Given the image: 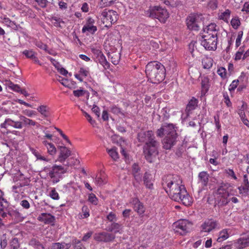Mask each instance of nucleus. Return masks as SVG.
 <instances>
[{
    "label": "nucleus",
    "mask_w": 249,
    "mask_h": 249,
    "mask_svg": "<svg viewBox=\"0 0 249 249\" xmlns=\"http://www.w3.org/2000/svg\"><path fill=\"white\" fill-rule=\"evenodd\" d=\"M162 186L171 198L176 201L180 202L186 206H190L193 199L187 193L182 179L177 175H169L162 178Z\"/></svg>",
    "instance_id": "obj_1"
},
{
    "label": "nucleus",
    "mask_w": 249,
    "mask_h": 249,
    "mask_svg": "<svg viewBox=\"0 0 249 249\" xmlns=\"http://www.w3.org/2000/svg\"><path fill=\"white\" fill-rule=\"evenodd\" d=\"M137 139L140 142H145L143 153L147 162L152 163L158 155L159 142L155 140L154 133L151 130L141 132L138 133Z\"/></svg>",
    "instance_id": "obj_2"
},
{
    "label": "nucleus",
    "mask_w": 249,
    "mask_h": 249,
    "mask_svg": "<svg viewBox=\"0 0 249 249\" xmlns=\"http://www.w3.org/2000/svg\"><path fill=\"white\" fill-rule=\"evenodd\" d=\"M145 72L148 81L153 84L162 82L166 75L164 66L157 61L149 62L145 66Z\"/></svg>",
    "instance_id": "obj_3"
},
{
    "label": "nucleus",
    "mask_w": 249,
    "mask_h": 249,
    "mask_svg": "<svg viewBox=\"0 0 249 249\" xmlns=\"http://www.w3.org/2000/svg\"><path fill=\"white\" fill-rule=\"evenodd\" d=\"M229 187V184L222 183L217 189L214 194V199L215 205L218 207L226 206L230 202L228 198L230 195Z\"/></svg>",
    "instance_id": "obj_4"
},
{
    "label": "nucleus",
    "mask_w": 249,
    "mask_h": 249,
    "mask_svg": "<svg viewBox=\"0 0 249 249\" xmlns=\"http://www.w3.org/2000/svg\"><path fill=\"white\" fill-rule=\"evenodd\" d=\"M19 118L22 122L15 121L11 118H6L4 122L1 124L0 127L3 128H7L8 126H11L17 129H21L23 127L22 123H23L24 124H28L32 126H35L36 124L35 121L27 118L24 116L20 115Z\"/></svg>",
    "instance_id": "obj_5"
},
{
    "label": "nucleus",
    "mask_w": 249,
    "mask_h": 249,
    "mask_svg": "<svg viewBox=\"0 0 249 249\" xmlns=\"http://www.w3.org/2000/svg\"><path fill=\"white\" fill-rule=\"evenodd\" d=\"M147 14H149V17L158 19L162 23H165L169 17L167 10L160 6L150 7L147 11Z\"/></svg>",
    "instance_id": "obj_6"
},
{
    "label": "nucleus",
    "mask_w": 249,
    "mask_h": 249,
    "mask_svg": "<svg viewBox=\"0 0 249 249\" xmlns=\"http://www.w3.org/2000/svg\"><path fill=\"white\" fill-rule=\"evenodd\" d=\"M192 227L193 223L186 219H179L173 224L175 232L181 235H184L189 232Z\"/></svg>",
    "instance_id": "obj_7"
},
{
    "label": "nucleus",
    "mask_w": 249,
    "mask_h": 249,
    "mask_svg": "<svg viewBox=\"0 0 249 249\" xmlns=\"http://www.w3.org/2000/svg\"><path fill=\"white\" fill-rule=\"evenodd\" d=\"M101 18L105 26L108 27L117 21L118 15L115 11L105 9L101 13Z\"/></svg>",
    "instance_id": "obj_8"
},
{
    "label": "nucleus",
    "mask_w": 249,
    "mask_h": 249,
    "mask_svg": "<svg viewBox=\"0 0 249 249\" xmlns=\"http://www.w3.org/2000/svg\"><path fill=\"white\" fill-rule=\"evenodd\" d=\"M67 169L62 165L54 164L48 173V176L51 178L53 183H56L59 181L62 175L65 173Z\"/></svg>",
    "instance_id": "obj_9"
},
{
    "label": "nucleus",
    "mask_w": 249,
    "mask_h": 249,
    "mask_svg": "<svg viewBox=\"0 0 249 249\" xmlns=\"http://www.w3.org/2000/svg\"><path fill=\"white\" fill-rule=\"evenodd\" d=\"M201 44L206 50L215 51L217 48V37H213L209 35L201 36Z\"/></svg>",
    "instance_id": "obj_10"
},
{
    "label": "nucleus",
    "mask_w": 249,
    "mask_h": 249,
    "mask_svg": "<svg viewBox=\"0 0 249 249\" xmlns=\"http://www.w3.org/2000/svg\"><path fill=\"white\" fill-rule=\"evenodd\" d=\"M201 18L197 14H191L186 18V24L188 29L198 31L200 28Z\"/></svg>",
    "instance_id": "obj_11"
},
{
    "label": "nucleus",
    "mask_w": 249,
    "mask_h": 249,
    "mask_svg": "<svg viewBox=\"0 0 249 249\" xmlns=\"http://www.w3.org/2000/svg\"><path fill=\"white\" fill-rule=\"evenodd\" d=\"M116 238V235L108 231H102L95 233L94 234V240L99 242H111Z\"/></svg>",
    "instance_id": "obj_12"
},
{
    "label": "nucleus",
    "mask_w": 249,
    "mask_h": 249,
    "mask_svg": "<svg viewBox=\"0 0 249 249\" xmlns=\"http://www.w3.org/2000/svg\"><path fill=\"white\" fill-rule=\"evenodd\" d=\"M95 21L91 17H88L86 19V23L82 29L83 33L93 35L97 31L96 26L94 25Z\"/></svg>",
    "instance_id": "obj_13"
},
{
    "label": "nucleus",
    "mask_w": 249,
    "mask_h": 249,
    "mask_svg": "<svg viewBox=\"0 0 249 249\" xmlns=\"http://www.w3.org/2000/svg\"><path fill=\"white\" fill-rule=\"evenodd\" d=\"M234 246L238 249H243L249 247V230L242 234L240 238L234 241Z\"/></svg>",
    "instance_id": "obj_14"
},
{
    "label": "nucleus",
    "mask_w": 249,
    "mask_h": 249,
    "mask_svg": "<svg viewBox=\"0 0 249 249\" xmlns=\"http://www.w3.org/2000/svg\"><path fill=\"white\" fill-rule=\"evenodd\" d=\"M218 225V223L216 220L213 219H208L206 220L200 226V231L205 232H210L215 229Z\"/></svg>",
    "instance_id": "obj_15"
},
{
    "label": "nucleus",
    "mask_w": 249,
    "mask_h": 249,
    "mask_svg": "<svg viewBox=\"0 0 249 249\" xmlns=\"http://www.w3.org/2000/svg\"><path fill=\"white\" fill-rule=\"evenodd\" d=\"M172 134L167 135L163 139V148L165 149H170L176 142L178 137L176 132L173 131Z\"/></svg>",
    "instance_id": "obj_16"
},
{
    "label": "nucleus",
    "mask_w": 249,
    "mask_h": 249,
    "mask_svg": "<svg viewBox=\"0 0 249 249\" xmlns=\"http://www.w3.org/2000/svg\"><path fill=\"white\" fill-rule=\"evenodd\" d=\"M130 203L133 206L134 211L140 215H143L145 211V208L138 197L132 198L130 200Z\"/></svg>",
    "instance_id": "obj_17"
},
{
    "label": "nucleus",
    "mask_w": 249,
    "mask_h": 249,
    "mask_svg": "<svg viewBox=\"0 0 249 249\" xmlns=\"http://www.w3.org/2000/svg\"><path fill=\"white\" fill-rule=\"evenodd\" d=\"M216 27L217 26L215 23H210L203 29L201 36H207L208 35L209 36L217 37L218 30Z\"/></svg>",
    "instance_id": "obj_18"
},
{
    "label": "nucleus",
    "mask_w": 249,
    "mask_h": 249,
    "mask_svg": "<svg viewBox=\"0 0 249 249\" xmlns=\"http://www.w3.org/2000/svg\"><path fill=\"white\" fill-rule=\"evenodd\" d=\"M59 150L56 161L64 163L71 155V151L66 146H59Z\"/></svg>",
    "instance_id": "obj_19"
},
{
    "label": "nucleus",
    "mask_w": 249,
    "mask_h": 249,
    "mask_svg": "<svg viewBox=\"0 0 249 249\" xmlns=\"http://www.w3.org/2000/svg\"><path fill=\"white\" fill-rule=\"evenodd\" d=\"M37 219L45 224L54 225L55 218L54 216L49 213H42L38 217Z\"/></svg>",
    "instance_id": "obj_20"
},
{
    "label": "nucleus",
    "mask_w": 249,
    "mask_h": 249,
    "mask_svg": "<svg viewBox=\"0 0 249 249\" xmlns=\"http://www.w3.org/2000/svg\"><path fill=\"white\" fill-rule=\"evenodd\" d=\"M107 231L111 232L115 235L117 233L122 234L123 231V226L121 224L113 222L110 225H108L106 228Z\"/></svg>",
    "instance_id": "obj_21"
},
{
    "label": "nucleus",
    "mask_w": 249,
    "mask_h": 249,
    "mask_svg": "<svg viewBox=\"0 0 249 249\" xmlns=\"http://www.w3.org/2000/svg\"><path fill=\"white\" fill-rule=\"evenodd\" d=\"M143 181L146 188L149 189H152L153 188L154 179L151 174L145 172L143 176Z\"/></svg>",
    "instance_id": "obj_22"
},
{
    "label": "nucleus",
    "mask_w": 249,
    "mask_h": 249,
    "mask_svg": "<svg viewBox=\"0 0 249 249\" xmlns=\"http://www.w3.org/2000/svg\"><path fill=\"white\" fill-rule=\"evenodd\" d=\"M198 103V100L194 97L190 99L185 109V112L187 115H189L193 110L196 108L197 107Z\"/></svg>",
    "instance_id": "obj_23"
},
{
    "label": "nucleus",
    "mask_w": 249,
    "mask_h": 249,
    "mask_svg": "<svg viewBox=\"0 0 249 249\" xmlns=\"http://www.w3.org/2000/svg\"><path fill=\"white\" fill-rule=\"evenodd\" d=\"M238 189L240 194L247 193L249 191V180L247 175L243 176V185L238 187Z\"/></svg>",
    "instance_id": "obj_24"
},
{
    "label": "nucleus",
    "mask_w": 249,
    "mask_h": 249,
    "mask_svg": "<svg viewBox=\"0 0 249 249\" xmlns=\"http://www.w3.org/2000/svg\"><path fill=\"white\" fill-rule=\"evenodd\" d=\"M198 181L202 186H207L209 181V175L206 171L200 172L198 176Z\"/></svg>",
    "instance_id": "obj_25"
},
{
    "label": "nucleus",
    "mask_w": 249,
    "mask_h": 249,
    "mask_svg": "<svg viewBox=\"0 0 249 249\" xmlns=\"http://www.w3.org/2000/svg\"><path fill=\"white\" fill-rule=\"evenodd\" d=\"M30 150L32 153L36 157V160L44 161L45 162H49L50 159L47 156L42 155L40 151L34 149V148L30 147Z\"/></svg>",
    "instance_id": "obj_26"
},
{
    "label": "nucleus",
    "mask_w": 249,
    "mask_h": 249,
    "mask_svg": "<svg viewBox=\"0 0 249 249\" xmlns=\"http://www.w3.org/2000/svg\"><path fill=\"white\" fill-rule=\"evenodd\" d=\"M210 80L207 76L201 77V89L202 92L206 93L209 90L210 87Z\"/></svg>",
    "instance_id": "obj_27"
},
{
    "label": "nucleus",
    "mask_w": 249,
    "mask_h": 249,
    "mask_svg": "<svg viewBox=\"0 0 249 249\" xmlns=\"http://www.w3.org/2000/svg\"><path fill=\"white\" fill-rule=\"evenodd\" d=\"M37 110L45 118L48 117L50 115V108L46 105L39 106L37 108Z\"/></svg>",
    "instance_id": "obj_28"
},
{
    "label": "nucleus",
    "mask_w": 249,
    "mask_h": 249,
    "mask_svg": "<svg viewBox=\"0 0 249 249\" xmlns=\"http://www.w3.org/2000/svg\"><path fill=\"white\" fill-rule=\"evenodd\" d=\"M91 51L93 53V58L95 59L96 62L105 56L101 50L99 48L92 47L91 48Z\"/></svg>",
    "instance_id": "obj_29"
},
{
    "label": "nucleus",
    "mask_w": 249,
    "mask_h": 249,
    "mask_svg": "<svg viewBox=\"0 0 249 249\" xmlns=\"http://www.w3.org/2000/svg\"><path fill=\"white\" fill-rule=\"evenodd\" d=\"M106 150L109 156L114 161H117L118 160L119 156L117 152V148L116 147H113L110 149L107 148Z\"/></svg>",
    "instance_id": "obj_30"
},
{
    "label": "nucleus",
    "mask_w": 249,
    "mask_h": 249,
    "mask_svg": "<svg viewBox=\"0 0 249 249\" xmlns=\"http://www.w3.org/2000/svg\"><path fill=\"white\" fill-rule=\"evenodd\" d=\"M229 229H225L220 231L217 241L221 242L226 240L229 237Z\"/></svg>",
    "instance_id": "obj_31"
},
{
    "label": "nucleus",
    "mask_w": 249,
    "mask_h": 249,
    "mask_svg": "<svg viewBox=\"0 0 249 249\" xmlns=\"http://www.w3.org/2000/svg\"><path fill=\"white\" fill-rule=\"evenodd\" d=\"M132 176L134 178V180L132 182L133 185L134 187L138 188L142 181V175L141 173H139L133 174Z\"/></svg>",
    "instance_id": "obj_32"
},
{
    "label": "nucleus",
    "mask_w": 249,
    "mask_h": 249,
    "mask_svg": "<svg viewBox=\"0 0 249 249\" xmlns=\"http://www.w3.org/2000/svg\"><path fill=\"white\" fill-rule=\"evenodd\" d=\"M213 59L210 57H206L202 60L203 68L205 69H210L213 66Z\"/></svg>",
    "instance_id": "obj_33"
},
{
    "label": "nucleus",
    "mask_w": 249,
    "mask_h": 249,
    "mask_svg": "<svg viewBox=\"0 0 249 249\" xmlns=\"http://www.w3.org/2000/svg\"><path fill=\"white\" fill-rule=\"evenodd\" d=\"M111 62L115 65H117L120 60V53H112L109 54Z\"/></svg>",
    "instance_id": "obj_34"
},
{
    "label": "nucleus",
    "mask_w": 249,
    "mask_h": 249,
    "mask_svg": "<svg viewBox=\"0 0 249 249\" xmlns=\"http://www.w3.org/2000/svg\"><path fill=\"white\" fill-rule=\"evenodd\" d=\"M66 246L71 247V245L65 242H56L52 244L51 249H64Z\"/></svg>",
    "instance_id": "obj_35"
},
{
    "label": "nucleus",
    "mask_w": 249,
    "mask_h": 249,
    "mask_svg": "<svg viewBox=\"0 0 249 249\" xmlns=\"http://www.w3.org/2000/svg\"><path fill=\"white\" fill-rule=\"evenodd\" d=\"M231 12L229 9H226L219 15V18L228 23L230 17Z\"/></svg>",
    "instance_id": "obj_36"
},
{
    "label": "nucleus",
    "mask_w": 249,
    "mask_h": 249,
    "mask_svg": "<svg viewBox=\"0 0 249 249\" xmlns=\"http://www.w3.org/2000/svg\"><path fill=\"white\" fill-rule=\"evenodd\" d=\"M0 19L2 20V23L4 24L8 27H12L16 25V23L12 21L9 18H7L6 16H1L0 17Z\"/></svg>",
    "instance_id": "obj_37"
},
{
    "label": "nucleus",
    "mask_w": 249,
    "mask_h": 249,
    "mask_svg": "<svg viewBox=\"0 0 249 249\" xmlns=\"http://www.w3.org/2000/svg\"><path fill=\"white\" fill-rule=\"evenodd\" d=\"M165 134L170 135L172 134L173 131L176 132L174 129V126L173 124H166L162 125Z\"/></svg>",
    "instance_id": "obj_38"
},
{
    "label": "nucleus",
    "mask_w": 249,
    "mask_h": 249,
    "mask_svg": "<svg viewBox=\"0 0 249 249\" xmlns=\"http://www.w3.org/2000/svg\"><path fill=\"white\" fill-rule=\"evenodd\" d=\"M237 80H239V82H240L241 84H247L249 80L248 75L247 73L242 72Z\"/></svg>",
    "instance_id": "obj_39"
},
{
    "label": "nucleus",
    "mask_w": 249,
    "mask_h": 249,
    "mask_svg": "<svg viewBox=\"0 0 249 249\" xmlns=\"http://www.w3.org/2000/svg\"><path fill=\"white\" fill-rule=\"evenodd\" d=\"M30 244L35 249H45L43 245L39 241L35 239L31 240Z\"/></svg>",
    "instance_id": "obj_40"
},
{
    "label": "nucleus",
    "mask_w": 249,
    "mask_h": 249,
    "mask_svg": "<svg viewBox=\"0 0 249 249\" xmlns=\"http://www.w3.org/2000/svg\"><path fill=\"white\" fill-rule=\"evenodd\" d=\"M96 62L100 63L103 66L104 70L109 69L110 68V64L107 60L105 56L103 58L98 60Z\"/></svg>",
    "instance_id": "obj_41"
},
{
    "label": "nucleus",
    "mask_w": 249,
    "mask_h": 249,
    "mask_svg": "<svg viewBox=\"0 0 249 249\" xmlns=\"http://www.w3.org/2000/svg\"><path fill=\"white\" fill-rule=\"evenodd\" d=\"M82 211L83 214H79V217L80 219L86 218L89 216V210L87 206H83Z\"/></svg>",
    "instance_id": "obj_42"
},
{
    "label": "nucleus",
    "mask_w": 249,
    "mask_h": 249,
    "mask_svg": "<svg viewBox=\"0 0 249 249\" xmlns=\"http://www.w3.org/2000/svg\"><path fill=\"white\" fill-rule=\"evenodd\" d=\"M217 73L222 79H224L227 78V71L224 67H220L218 68Z\"/></svg>",
    "instance_id": "obj_43"
},
{
    "label": "nucleus",
    "mask_w": 249,
    "mask_h": 249,
    "mask_svg": "<svg viewBox=\"0 0 249 249\" xmlns=\"http://www.w3.org/2000/svg\"><path fill=\"white\" fill-rule=\"evenodd\" d=\"M116 0H101L100 5L101 7L109 6L113 4Z\"/></svg>",
    "instance_id": "obj_44"
},
{
    "label": "nucleus",
    "mask_w": 249,
    "mask_h": 249,
    "mask_svg": "<svg viewBox=\"0 0 249 249\" xmlns=\"http://www.w3.org/2000/svg\"><path fill=\"white\" fill-rule=\"evenodd\" d=\"M46 148L48 153L50 155L53 156L56 153V149L53 143H51L49 146H47Z\"/></svg>",
    "instance_id": "obj_45"
},
{
    "label": "nucleus",
    "mask_w": 249,
    "mask_h": 249,
    "mask_svg": "<svg viewBox=\"0 0 249 249\" xmlns=\"http://www.w3.org/2000/svg\"><path fill=\"white\" fill-rule=\"evenodd\" d=\"M231 24L234 29H236L240 25V21L238 18H232Z\"/></svg>",
    "instance_id": "obj_46"
},
{
    "label": "nucleus",
    "mask_w": 249,
    "mask_h": 249,
    "mask_svg": "<svg viewBox=\"0 0 249 249\" xmlns=\"http://www.w3.org/2000/svg\"><path fill=\"white\" fill-rule=\"evenodd\" d=\"M22 53L28 58L33 59L35 56V52L32 50H24L23 51Z\"/></svg>",
    "instance_id": "obj_47"
},
{
    "label": "nucleus",
    "mask_w": 249,
    "mask_h": 249,
    "mask_svg": "<svg viewBox=\"0 0 249 249\" xmlns=\"http://www.w3.org/2000/svg\"><path fill=\"white\" fill-rule=\"evenodd\" d=\"M36 45L39 48L41 49H42L44 51H45L46 52H47L51 54H53V53H52L51 52H50L49 51H48L47 50V45L45 44H44L43 43H42V42L41 41H36Z\"/></svg>",
    "instance_id": "obj_48"
},
{
    "label": "nucleus",
    "mask_w": 249,
    "mask_h": 249,
    "mask_svg": "<svg viewBox=\"0 0 249 249\" xmlns=\"http://www.w3.org/2000/svg\"><path fill=\"white\" fill-rule=\"evenodd\" d=\"M50 196L54 200H58L59 199V196L58 193L56 192L55 188H53L50 193Z\"/></svg>",
    "instance_id": "obj_49"
},
{
    "label": "nucleus",
    "mask_w": 249,
    "mask_h": 249,
    "mask_svg": "<svg viewBox=\"0 0 249 249\" xmlns=\"http://www.w3.org/2000/svg\"><path fill=\"white\" fill-rule=\"evenodd\" d=\"M208 6L211 9L214 10L217 8V0H209L208 2Z\"/></svg>",
    "instance_id": "obj_50"
},
{
    "label": "nucleus",
    "mask_w": 249,
    "mask_h": 249,
    "mask_svg": "<svg viewBox=\"0 0 249 249\" xmlns=\"http://www.w3.org/2000/svg\"><path fill=\"white\" fill-rule=\"evenodd\" d=\"M79 73L83 78L87 77L89 74V69H85L83 67L80 68Z\"/></svg>",
    "instance_id": "obj_51"
},
{
    "label": "nucleus",
    "mask_w": 249,
    "mask_h": 249,
    "mask_svg": "<svg viewBox=\"0 0 249 249\" xmlns=\"http://www.w3.org/2000/svg\"><path fill=\"white\" fill-rule=\"evenodd\" d=\"M95 183L99 186L102 185L106 183V181L105 178L101 176H97L95 178Z\"/></svg>",
    "instance_id": "obj_52"
},
{
    "label": "nucleus",
    "mask_w": 249,
    "mask_h": 249,
    "mask_svg": "<svg viewBox=\"0 0 249 249\" xmlns=\"http://www.w3.org/2000/svg\"><path fill=\"white\" fill-rule=\"evenodd\" d=\"M72 243L74 245L75 249H82V244L79 240H78L76 238H74L72 240Z\"/></svg>",
    "instance_id": "obj_53"
},
{
    "label": "nucleus",
    "mask_w": 249,
    "mask_h": 249,
    "mask_svg": "<svg viewBox=\"0 0 249 249\" xmlns=\"http://www.w3.org/2000/svg\"><path fill=\"white\" fill-rule=\"evenodd\" d=\"M243 35V31H241L238 32L237 37L236 38V42H235V46L236 47H238L240 45L241 42V39L242 38Z\"/></svg>",
    "instance_id": "obj_54"
},
{
    "label": "nucleus",
    "mask_w": 249,
    "mask_h": 249,
    "mask_svg": "<svg viewBox=\"0 0 249 249\" xmlns=\"http://www.w3.org/2000/svg\"><path fill=\"white\" fill-rule=\"evenodd\" d=\"M239 80H234L232 81L231 83L230 84L229 86V89L230 91H232L235 90V89L237 87L239 84Z\"/></svg>",
    "instance_id": "obj_55"
},
{
    "label": "nucleus",
    "mask_w": 249,
    "mask_h": 249,
    "mask_svg": "<svg viewBox=\"0 0 249 249\" xmlns=\"http://www.w3.org/2000/svg\"><path fill=\"white\" fill-rule=\"evenodd\" d=\"M89 201L94 205L98 204V198L93 194H91L89 196Z\"/></svg>",
    "instance_id": "obj_56"
},
{
    "label": "nucleus",
    "mask_w": 249,
    "mask_h": 249,
    "mask_svg": "<svg viewBox=\"0 0 249 249\" xmlns=\"http://www.w3.org/2000/svg\"><path fill=\"white\" fill-rule=\"evenodd\" d=\"M107 219L110 222H114L117 220V216L115 213L110 212L107 216Z\"/></svg>",
    "instance_id": "obj_57"
},
{
    "label": "nucleus",
    "mask_w": 249,
    "mask_h": 249,
    "mask_svg": "<svg viewBox=\"0 0 249 249\" xmlns=\"http://www.w3.org/2000/svg\"><path fill=\"white\" fill-rule=\"evenodd\" d=\"M22 113L29 117H32L36 115V113L35 111L33 110L25 109L22 111Z\"/></svg>",
    "instance_id": "obj_58"
},
{
    "label": "nucleus",
    "mask_w": 249,
    "mask_h": 249,
    "mask_svg": "<svg viewBox=\"0 0 249 249\" xmlns=\"http://www.w3.org/2000/svg\"><path fill=\"white\" fill-rule=\"evenodd\" d=\"M84 115L85 117L87 119L88 121L93 126H94L96 124V122L95 120L92 119V117L89 115L88 113L84 112Z\"/></svg>",
    "instance_id": "obj_59"
},
{
    "label": "nucleus",
    "mask_w": 249,
    "mask_h": 249,
    "mask_svg": "<svg viewBox=\"0 0 249 249\" xmlns=\"http://www.w3.org/2000/svg\"><path fill=\"white\" fill-rule=\"evenodd\" d=\"M10 249H18L19 248V244L17 238H14L11 242Z\"/></svg>",
    "instance_id": "obj_60"
},
{
    "label": "nucleus",
    "mask_w": 249,
    "mask_h": 249,
    "mask_svg": "<svg viewBox=\"0 0 249 249\" xmlns=\"http://www.w3.org/2000/svg\"><path fill=\"white\" fill-rule=\"evenodd\" d=\"M9 87L14 91L17 92H20L21 89L18 85L14 84L11 82H10V83L9 84Z\"/></svg>",
    "instance_id": "obj_61"
},
{
    "label": "nucleus",
    "mask_w": 249,
    "mask_h": 249,
    "mask_svg": "<svg viewBox=\"0 0 249 249\" xmlns=\"http://www.w3.org/2000/svg\"><path fill=\"white\" fill-rule=\"evenodd\" d=\"M225 173L228 175L229 176L231 177L232 178L235 180L237 179V177L233 171V170L230 168L225 169Z\"/></svg>",
    "instance_id": "obj_62"
},
{
    "label": "nucleus",
    "mask_w": 249,
    "mask_h": 249,
    "mask_svg": "<svg viewBox=\"0 0 249 249\" xmlns=\"http://www.w3.org/2000/svg\"><path fill=\"white\" fill-rule=\"evenodd\" d=\"M78 161L76 159H74L73 158H70L67 160L66 161V163L64 164L65 166H72L76 164V162Z\"/></svg>",
    "instance_id": "obj_63"
},
{
    "label": "nucleus",
    "mask_w": 249,
    "mask_h": 249,
    "mask_svg": "<svg viewBox=\"0 0 249 249\" xmlns=\"http://www.w3.org/2000/svg\"><path fill=\"white\" fill-rule=\"evenodd\" d=\"M141 169L138 164L134 163L132 166V175L140 173Z\"/></svg>",
    "instance_id": "obj_64"
}]
</instances>
